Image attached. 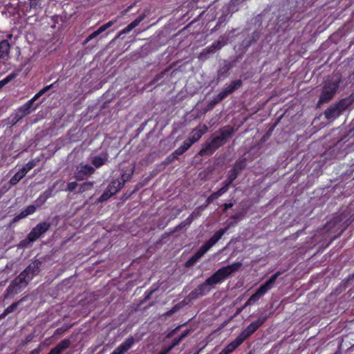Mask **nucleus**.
<instances>
[{
	"instance_id": "obj_19",
	"label": "nucleus",
	"mask_w": 354,
	"mask_h": 354,
	"mask_svg": "<svg viewBox=\"0 0 354 354\" xmlns=\"http://www.w3.org/2000/svg\"><path fill=\"white\" fill-rule=\"evenodd\" d=\"M10 47L8 40L3 39L0 41V59H7L9 57Z\"/></svg>"
},
{
	"instance_id": "obj_26",
	"label": "nucleus",
	"mask_w": 354,
	"mask_h": 354,
	"mask_svg": "<svg viewBox=\"0 0 354 354\" xmlns=\"http://www.w3.org/2000/svg\"><path fill=\"white\" fill-rule=\"evenodd\" d=\"M193 144L194 143L189 138H187L183 142V145L175 150V153L180 154V156L183 155L192 147Z\"/></svg>"
},
{
	"instance_id": "obj_17",
	"label": "nucleus",
	"mask_w": 354,
	"mask_h": 354,
	"mask_svg": "<svg viewBox=\"0 0 354 354\" xmlns=\"http://www.w3.org/2000/svg\"><path fill=\"white\" fill-rule=\"evenodd\" d=\"M148 11L145 10L143 13L140 15L135 20L131 21L127 27H125L124 29H122L120 32V35L127 34L130 31H131L133 28H135L136 26H138L140 22H142L145 17H147Z\"/></svg>"
},
{
	"instance_id": "obj_37",
	"label": "nucleus",
	"mask_w": 354,
	"mask_h": 354,
	"mask_svg": "<svg viewBox=\"0 0 354 354\" xmlns=\"http://www.w3.org/2000/svg\"><path fill=\"white\" fill-rule=\"evenodd\" d=\"M50 90V87L48 86H44L38 93H37L30 100L34 104V102L38 100L41 95Z\"/></svg>"
},
{
	"instance_id": "obj_5",
	"label": "nucleus",
	"mask_w": 354,
	"mask_h": 354,
	"mask_svg": "<svg viewBox=\"0 0 354 354\" xmlns=\"http://www.w3.org/2000/svg\"><path fill=\"white\" fill-rule=\"evenodd\" d=\"M281 271L276 272L272 274L268 280H267L263 284H262L256 292L252 294L248 301L245 303V306L252 305L255 302L258 301L259 299L263 297L267 292L273 288L274 284L276 282L277 279L282 274Z\"/></svg>"
},
{
	"instance_id": "obj_34",
	"label": "nucleus",
	"mask_w": 354,
	"mask_h": 354,
	"mask_svg": "<svg viewBox=\"0 0 354 354\" xmlns=\"http://www.w3.org/2000/svg\"><path fill=\"white\" fill-rule=\"evenodd\" d=\"M243 216L244 215H243V212L236 213V214L232 215L230 217V219H233L234 221L229 223L226 227L229 228L231 226L235 225L239 221L241 220L243 218Z\"/></svg>"
},
{
	"instance_id": "obj_60",
	"label": "nucleus",
	"mask_w": 354,
	"mask_h": 354,
	"mask_svg": "<svg viewBox=\"0 0 354 354\" xmlns=\"http://www.w3.org/2000/svg\"><path fill=\"white\" fill-rule=\"evenodd\" d=\"M133 6H129L126 8L124 11H122V15H126L127 12L130 11V10L132 8Z\"/></svg>"
},
{
	"instance_id": "obj_31",
	"label": "nucleus",
	"mask_w": 354,
	"mask_h": 354,
	"mask_svg": "<svg viewBox=\"0 0 354 354\" xmlns=\"http://www.w3.org/2000/svg\"><path fill=\"white\" fill-rule=\"evenodd\" d=\"M26 174L19 169L10 180V184L12 185H17Z\"/></svg>"
},
{
	"instance_id": "obj_58",
	"label": "nucleus",
	"mask_w": 354,
	"mask_h": 354,
	"mask_svg": "<svg viewBox=\"0 0 354 354\" xmlns=\"http://www.w3.org/2000/svg\"><path fill=\"white\" fill-rule=\"evenodd\" d=\"M28 238L26 239L22 240L19 243L20 247H25L28 243H29Z\"/></svg>"
},
{
	"instance_id": "obj_42",
	"label": "nucleus",
	"mask_w": 354,
	"mask_h": 354,
	"mask_svg": "<svg viewBox=\"0 0 354 354\" xmlns=\"http://www.w3.org/2000/svg\"><path fill=\"white\" fill-rule=\"evenodd\" d=\"M102 32V30L99 28L97 30L94 31L93 32H92L91 34H90L87 37V38L84 41V44H86L89 41H91V40L93 39L94 38L97 37Z\"/></svg>"
},
{
	"instance_id": "obj_36",
	"label": "nucleus",
	"mask_w": 354,
	"mask_h": 354,
	"mask_svg": "<svg viewBox=\"0 0 354 354\" xmlns=\"http://www.w3.org/2000/svg\"><path fill=\"white\" fill-rule=\"evenodd\" d=\"M17 74L15 73H11L8 76H6L4 79L0 80V86L3 88L12 80H14L17 77Z\"/></svg>"
},
{
	"instance_id": "obj_8",
	"label": "nucleus",
	"mask_w": 354,
	"mask_h": 354,
	"mask_svg": "<svg viewBox=\"0 0 354 354\" xmlns=\"http://www.w3.org/2000/svg\"><path fill=\"white\" fill-rule=\"evenodd\" d=\"M33 103L29 100L22 106H19L11 115L9 119L10 124L15 125L20 120L30 114L32 109Z\"/></svg>"
},
{
	"instance_id": "obj_50",
	"label": "nucleus",
	"mask_w": 354,
	"mask_h": 354,
	"mask_svg": "<svg viewBox=\"0 0 354 354\" xmlns=\"http://www.w3.org/2000/svg\"><path fill=\"white\" fill-rule=\"evenodd\" d=\"M48 199L46 198L43 194H41L38 198L36 200V203H37V206H39V205H41L43 204H44L46 203V201H47Z\"/></svg>"
},
{
	"instance_id": "obj_25",
	"label": "nucleus",
	"mask_w": 354,
	"mask_h": 354,
	"mask_svg": "<svg viewBox=\"0 0 354 354\" xmlns=\"http://www.w3.org/2000/svg\"><path fill=\"white\" fill-rule=\"evenodd\" d=\"M246 162H247V160L246 158H242V159H239L237 160L232 168L231 169L232 171H233L234 172H235L236 174H239V173L243 170L245 167H246Z\"/></svg>"
},
{
	"instance_id": "obj_59",
	"label": "nucleus",
	"mask_w": 354,
	"mask_h": 354,
	"mask_svg": "<svg viewBox=\"0 0 354 354\" xmlns=\"http://www.w3.org/2000/svg\"><path fill=\"white\" fill-rule=\"evenodd\" d=\"M179 328V326L174 328L173 330H171L169 334L167 335V337H171Z\"/></svg>"
},
{
	"instance_id": "obj_45",
	"label": "nucleus",
	"mask_w": 354,
	"mask_h": 354,
	"mask_svg": "<svg viewBox=\"0 0 354 354\" xmlns=\"http://www.w3.org/2000/svg\"><path fill=\"white\" fill-rule=\"evenodd\" d=\"M113 196L108 189H106L100 198V201L102 202L109 199L111 196Z\"/></svg>"
},
{
	"instance_id": "obj_30",
	"label": "nucleus",
	"mask_w": 354,
	"mask_h": 354,
	"mask_svg": "<svg viewBox=\"0 0 354 354\" xmlns=\"http://www.w3.org/2000/svg\"><path fill=\"white\" fill-rule=\"evenodd\" d=\"M225 97L220 92L216 96H215L211 101L207 104V110H212L217 104L224 100Z\"/></svg>"
},
{
	"instance_id": "obj_28",
	"label": "nucleus",
	"mask_w": 354,
	"mask_h": 354,
	"mask_svg": "<svg viewBox=\"0 0 354 354\" xmlns=\"http://www.w3.org/2000/svg\"><path fill=\"white\" fill-rule=\"evenodd\" d=\"M23 301V299H20L18 301H16V302H14L12 303L10 306H9L8 307H7L3 313H1L0 315V320L3 319V318H5L8 315H9L10 313L14 312L17 308L19 306V305L20 304V303Z\"/></svg>"
},
{
	"instance_id": "obj_38",
	"label": "nucleus",
	"mask_w": 354,
	"mask_h": 354,
	"mask_svg": "<svg viewBox=\"0 0 354 354\" xmlns=\"http://www.w3.org/2000/svg\"><path fill=\"white\" fill-rule=\"evenodd\" d=\"M93 182L87 181L80 185L79 192L80 193L84 192L87 190L91 189L93 187Z\"/></svg>"
},
{
	"instance_id": "obj_18",
	"label": "nucleus",
	"mask_w": 354,
	"mask_h": 354,
	"mask_svg": "<svg viewBox=\"0 0 354 354\" xmlns=\"http://www.w3.org/2000/svg\"><path fill=\"white\" fill-rule=\"evenodd\" d=\"M71 341L68 339L62 340L56 346L53 348L48 354H61L70 347Z\"/></svg>"
},
{
	"instance_id": "obj_48",
	"label": "nucleus",
	"mask_w": 354,
	"mask_h": 354,
	"mask_svg": "<svg viewBox=\"0 0 354 354\" xmlns=\"http://www.w3.org/2000/svg\"><path fill=\"white\" fill-rule=\"evenodd\" d=\"M182 340L183 339L180 337H175L172 340L171 345L169 346V348L171 350L173 348L178 345Z\"/></svg>"
},
{
	"instance_id": "obj_15",
	"label": "nucleus",
	"mask_w": 354,
	"mask_h": 354,
	"mask_svg": "<svg viewBox=\"0 0 354 354\" xmlns=\"http://www.w3.org/2000/svg\"><path fill=\"white\" fill-rule=\"evenodd\" d=\"M135 343V339L133 336L129 337L120 346H118L113 353L114 354H124L129 350Z\"/></svg>"
},
{
	"instance_id": "obj_62",
	"label": "nucleus",
	"mask_w": 354,
	"mask_h": 354,
	"mask_svg": "<svg viewBox=\"0 0 354 354\" xmlns=\"http://www.w3.org/2000/svg\"><path fill=\"white\" fill-rule=\"evenodd\" d=\"M246 307H247V306H245V304H244L241 308H239V309L237 310V311H236V315H239V313H241V311H242L244 308H245Z\"/></svg>"
},
{
	"instance_id": "obj_52",
	"label": "nucleus",
	"mask_w": 354,
	"mask_h": 354,
	"mask_svg": "<svg viewBox=\"0 0 354 354\" xmlns=\"http://www.w3.org/2000/svg\"><path fill=\"white\" fill-rule=\"evenodd\" d=\"M214 194L212 193L210 196H209L206 201H205V206H207L209 205L210 203H212L214 200H216V197L214 196Z\"/></svg>"
},
{
	"instance_id": "obj_14",
	"label": "nucleus",
	"mask_w": 354,
	"mask_h": 354,
	"mask_svg": "<svg viewBox=\"0 0 354 354\" xmlns=\"http://www.w3.org/2000/svg\"><path fill=\"white\" fill-rule=\"evenodd\" d=\"M242 85L243 82L241 80H233L230 84L226 85L223 90L221 91V93L224 96V97L226 98L229 95L239 89Z\"/></svg>"
},
{
	"instance_id": "obj_10",
	"label": "nucleus",
	"mask_w": 354,
	"mask_h": 354,
	"mask_svg": "<svg viewBox=\"0 0 354 354\" xmlns=\"http://www.w3.org/2000/svg\"><path fill=\"white\" fill-rule=\"evenodd\" d=\"M50 223L48 222H41L34 227L28 234V242H35L40 236L49 230Z\"/></svg>"
},
{
	"instance_id": "obj_22",
	"label": "nucleus",
	"mask_w": 354,
	"mask_h": 354,
	"mask_svg": "<svg viewBox=\"0 0 354 354\" xmlns=\"http://www.w3.org/2000/svg\"><path fill=\"white\" fill-rule=\"evenodd\" d=\"M243 342L244 341L238 335L234 341L228 344L223 349L227 352V354H230L241 345Z\"/></svg>"
},
{
	"instance_id": "obj_1",
	"label": "nucleus",
	"mask_w": 354,
	"mask_h": 354,
	"mask_svg": "<svg viewBox=\"0 0 354 354\" xmlns=\"http://www.w3.org/2000/svg\"><path fill=\"white\" fill-rule=\"evenodd\" d=\"M242 266L241 262H235L230 265L223 266L218 269L212 275L208 277L204 283L198 285L189 294L192 300L206 295L210 291V286L222 283Z\"/></svg>"
},
{
	"instance_id": "obj_7",
	"label": "nucleus",
	"mask_w": 354,
	"mask_h": 354,
	"mask_svg": "<svg viewBox=\"0 0 354 354\" xmlns=\"http://www.w3.org/2000/svg\"><path fill=\"white\" fill-rule=\"evenodd\" d=\"M225 142L222 140L220 136L214 137L209 142H206L202 149L198 151V155L201 156H211L218 148L222 147Z\"/></svg>"
},
{
	"instance_id": "obj_3",
	"label": "nucleus",
	"mask_w": 354,
	"mask_h": 354,
	"mask_svg": "<svg viewBox=\"0 0 354 354\" xmlns=\"http://www.w3.org/2000/svg\"><path fill=\"white\" fill-rule=\"evenodd\" d=\"M228 227H224L216 231L213 236L206 241L186 262L185 267L194 266L221 237L227 232Z\"/></svg>"
},
{
	"instance_id": "obj_32",
	"label": "nucleus",
	"mask_w": 354,
	"mask_h": 354,
	"mask_svg": "<svg viewBox=\"0 0 354 354\" xmlns=\"http://www.w3.org/2000/svg\"><path fill=\"white\" fill-rule=\"evenodd\" d=\"M158 287L153 285L149 289L147 290L144 293V298L141 301L140 304H144L148 300H149L152 296V295L158 290Z\"/></svg>"
},
{
	"instance_id": "obj_54",
	"label": "nucleus",
	"mask_w": 354,
	"mask_h": 354,
	"mask_svg": "<svg viewBox=\"0 0 354 354\" xmlns=\"http://www.w3.org/2000/svg\"><path fill=\"white\" fill-rule=\"evenodd\" d=\"M234 204L232 203H225L222 205L223 207V212H225L227 209L232 208Z\"/></svg>"
},
{
	"instance_id": "obj_20",
	"label": "nucleus",
	"mask_w": 354,
	"mask_h": 354,
	"mask_svg": "<svg viewBox=\"0 0 354 354\" xmlns=\"http://www.w3.org/2000/svg\"><path fill=\"white\" fill-rule=\"evenodd\" d=\"M220 136L226 142L234 135L235 129L231 125H227L219 129Z\"/></svg>"
},
{
	"instance_id": "obj_12",
	"label": "nucleus",
	"mask_w": 354,
	"mask_h": 354,
	"mask_svg": "<svg viewBox=\"0 0 354 354\" xmlns=\"http://www.w3.org/2000/svg\"><path fill=\"white\" fill-rule=\"evenodd\" d=\"M95 169L89 165H81L74 174V177L77 181H82L95 173Z\"/></svg>"
},
{
	"instance_id": "obj_43",
	"label": "nucleus",
	"mask_w": 354,
	"mask_h": 354,
	"mask_svg": "<svg viewBox=\"0 0 354 354\" xmlns=\"http://www.w3.org/2000/svg\"><path fill=\"white\" fill-rule=\"evenodd\" d=\"M227 190H228L227 188L223 186L216 192H213V194H214V196L216 197V199H218L220 196H221L223 194H225Z\"/></svg>"
},
{
	"instance_id": "obj_40",
	"label": "nucleus",
	"mask_w": 354,
	"mask_h": 354,
	"mask_svg": "<svg viewBox=\"0 0 354 354\" xmlns=\"http://www.w3.org/2000/svg\"><path fill=\"white\" fill-rule=\"evenodd\" d=\"M58 184V181H57L53 186L48 187L46 191H44L41 194H43V196L48 199L50 197L52 196L53 195V192L56 187V185Z\"/></svg>"
},
{
	"instance_id": "obj_33",
	"label": "nucleus",
	"mask_w": 354,
	"mask_h": 354,
	"mask_svg": "<svg viewBox=\"0 0 354 354\" xmlns=\"http://www.w3.org/2000/svg\"><path fill=\"white\" fill-rule=\"evenodd\" d=\"M39 161V159H33L30 160L25 166L21 169L26 174L30 170L36 166L37 162Z\"/></svg>"
},
{
	"instance_id": "obj_2",
	"label": "nucleus",
	"mask_w": 354,
	"mask_h": 354,
	"mask_svg": "<svg viewBox=\"0 0 354 354\" xmlns=\"http://www.w3.org/2000/svg\"><path fill=\"white\" fill-rule=\"evenodd\" d=\"M341 82L340 77H328L323 82L319 97L317 104V107L332 100L339 89Z\"/></svg>"
},
{
	"instance_id": "obj_39",
	"label": "nucleus",
	"mask_w": 354,
	"mask_h": 354,
	"mask_svg": "<svg viewBox=\"0 0 354 354\" xmlns=\"http://www.w3.org/2000/svg\"><path fill=\"white\" fill-rule=\"evenodd\" d=\"M182 306H182L181 303H178L177 304L174 305L171 309H170L169 310L167 311L164 314V315L166 316V317H170L173 314H174L176 312H178L182 308Z\"/></svg>"
},
{
	"instance_id": "obj_53",
	"label": "nucleus",
	"mask_w": 354,
	"mask_h": 354,
	"mask_svg": "<svg viewBox=\"0 0 354 354\" xmlns=\"http://www.w3.org/2000/svg\"><path fill=\"white\" fill-rule=\"evenodd\" d=\"M165 71H163V72H161V73L157 74L156 75V77H154V79L152 80L151 83L155 84L156 82H158L161 78H162L165 75Z\"/></svg>"
},
{
	"instance_id": "obj_35",
	"label": "nucleus",
	"mask_w": 354,
	"mask_h": 354,
	"mask_svg": "<svg viewBox=\"0 0 354 354\" xmlns=\"http://www.w3.org/2000/svg\"><path fill=\"white\" fill-rule=\"evenodd\" d=\"M221 42L220 41L213 43L212 45L204 48L205 53L207 54L214 52L216 49H220L221 48Z\"/></svg>"
},
{
	"instance_id": "obj_55",
	"label": "nucleus",
	"mask_w": 354,
	"mask_h": 354,
	"mask_svg": "<svg viewBox=\"0 0 354 354\" xmlns=\"http://www.w3.org/2000/svg\"><path fill=\"white\" fill-rule=\"evenodd\" d=\"M208 54L205 53V50L203 49L199 54L198 58L200 59H206L208 57Z\"/></svg>"
},
{
	"instance_id": "obj_56",
	"label": "nucleus",
	"mask_w": 354,
	"mask_h": 354,
	"mask_svg": "<svg viewBox=\"0 0 354 354\" xmlns=\"http://www.w3.org/2000/svg\"><path fill=\"white\" fill-rule=\"evenodd\" d=\"M191 222V221L188 223V224ZM187 225V223L185 221L182 222L178 225L176 227V231L181 230L183 227H185Z\"/></svg>"
},
{
	"instance_id": "obj_51",
	"label": "nucleus",
	"mask_w": 354,
	"mask_h": 354,
	"mask_svg": "<svg viewBox=\"0 0 354 354\" xmlns=\"http://www.w3.org/2000/svg\"><path fill=\"white\" fill-rule=\"evenodd\" d=\"M31 8H37L41 6V0H28Z\"/></svg>"
},
{
	"instance_id": "obj_6",
	"label": "nucleus",
	"mask_w": 354,
	"mask_h": 354,
	"mask_svg": "<svg viewBox=\"0 0 354 354\" xmlns=\"http://www.w3.org/2000/svg\"><path fill=\"white\" fill-rule=\"evenodd\" d=\"M30 281H27L26 276L21 272L9 284L5 291V297H9L19 293L22 288H25Z\"/></svg>"
},
{
	"instance_id": "obj_63",
	"label": "nucleus",
	"mask_w": 354,
	"mask_h": 354,
	"mask_svg": "<svg viewBox=\"0 0 354 354\" xmlns=\"http://www.w3.org/2000/svg\"><path fill=\"white\" fill-rule=\"evenodd\" d=\"M57 82H58V80L55 81L53 84H51L50 85H47V86L50 87V89H51V88H54L55 86V85L57 84Z\"/></svg>"
},
{
	"instance_id": "obj_13",
	"label": "nucleus",
	"mask_w": 354,
	"mask_h": 354,
	"mask_svg": "<svg viewBox=\"0 0 354 354\" xmlns=\"http://www.w3.org/2000/svg\"><path fill=\"white\" fill-rule=\"evenodd\" d=\"M207 131V126L205 124H201L192 130L190 133L191 137L189 138L195 143L198 142Z\"/></svg>"
},
{
	"instance_id": "obj_57",
	"label": "nucleus",
	"mask_w": 354,
	"mask_h": 354,
	"mask_svg": "<svg viewBox=\"0 0 354 354\" xmlns=\"http://www.w3.org/2000/svg\"><path fill=\"white\" fill-rule=\"evenodd\" d=\"M190 333L189 330H185L179 337L183 339L185 337H186Z\"/></svg>"
},
{
	"instance_id": "obj_4",
	"label": "nucleus",
	"mask_w": 354,
	"mask_h": 354,
	"mask_svg": "<svg viewBox=\"0 0 354 354\" xmlns=\"http://www.w3.org/2000/svg\"><path fill=\"white\" fill-rule=\"evenodd\" d=\"M353 103L351 97L343 98L329 106L324 112L328 120H335L339 117Z\"/></svg>"
},
{
	"instance_id": "obj_23",
	"label": "nucleus",
	"mask_w": 354,
	"mask_h": 354,
	"mask_svg": "<svg viewBox=\"0 0 354 354\" xmlns=\"http://www.w3.org/2000/svg\"><path fill=\"white\" fill-rule=\"evenodd\" d=\"M122 183H120L119 179L112 180L108 185L106 189L109 190L113 195L118 193L122 187Z\"/></svg>"
},
{
	"instance_id": "obj_29",
	"label": "nucleus",
	"mask_w": 354,
	"mask_h": 354,
	"mask_svg": "<svg viewBox=\"0 0 354 354\" xmlns=\"http://www.w3.org/2000/svg\"><path fill=\"white\" fill-rule=\"evenodd\" d=\"M238 174L232 171L231 169L228 171L227 175V178L224 180L223 186L226 188L229 189L230 185L234 182V180L238 177Z\"/></svg>"
},
{
	"instance_id": "obj_61",
	"label": "nucleus",
	"mask_w": 354,
	"mask_h": 354,
	"mask_svg": "<svg viewBox=\"0 0 354 354\" xmlns=\"http://www.w3.org/2000/svg\"><path fill=\"white\" fill-rule=\"evenodd\" d=\"M170 351H171V349L168 347L167 348H165V350L161 351L159 354H167Z\"/></svg>"
},
{
	"instance_id": "obj_24",
	"label": "nucleus",
	"mask_w": 354,
	"mask_h": 354,
	"mask_svg": "<svg viewBox=\"0 0 354 354\" xmlns=\"http://www.w3.org/2000/svg\"><path fill=\"white\" fill-rule=\"evenodd\" d=\"M108 161V153H105L103 156H95L91 160V163L96 167L99 168L103 166Z\"/></svg>"
},
{
	"instance_id": "obj_44",
	"label": "nucleus",
	"mask_w": 354,
	"mask_h": 354,
	"mask_svg": "<svg viewBox=\"0 0 354 354\" xmlns=\"http://www.w3.org/2000/svg\"><path fill=\"white\" fill-rule=\"evenodd\" d=\"M37 206L34 205H28L25 209H24L27 216L31 215L36 212Z\"/></svg>"
},
{
	"instance_id": "obj_9",
	"label": "nucleus",
	"mask_w": 354,
	"mask_h": 354,
	"mask_svg": "<svg viewBox=\"0 0 354 354\" xmlns=\"http://www.w3.org/2000/svg\"><path fill=\"white\" fill-rule=\"evenodd\" d=\"M268 319V316L259 317L256 321L248 325L239 336L243 340H246L254 334Z\"/></svg>"
},
{
	"instance_id": "obj_64",
	"label": "nucleus",
	"mask_w": 354,
	"mask_h": 354,
	"mask_svg": "<svg viewBox=\"0 0 354 354\" xmlns=\"http://www.w3.org/2000/svg\"><path fill=\"white\" fill-rule=\"evenodd\" d=\"M218 354H227V352H226L224 349H223L220 353Z\"/></svg>"
},
{
	"instance_id": "obj_49",
	"label": "nucleus",
	"mask_w": 354,
	"mask_h": 354,
	"mask_svg": "<svg viewBox=\"0 0 354 354\" xmlns=\"http://www.w3.org/2000/svg\"><path fill=\"white\" fill-rule=\"evenodd\" d=\"M28 216L24 210L21 211L19 214L15 216L13 218V222H17L24 218Z\"/></svg>"
},
{
	"instance_id": "obj_47",
	"label": "nucleus",
	"mask_w": 354,
	"mask_h": 354,
	"mask_svg": "<svg viewBox=\"0 0 354 354\" xmlns=\"http://www.w3.org/2000/svg\"><path fill=\"white\" fill-rule=\"evenodd\" d=\"M115 22V21H110L104 24H103L102 26H101L100 27V29L102 30V32H103L104 31H105L106 29H108L109 28L111 27L114 23Z\"/></svg>"
},
{
	"instance_id": "obj_46",
	"label": "nucleus",
	"mask_w": 354,
	"mask_h": 354,
	"mask_svg": "<svg viewBox=\"0 0 354 354\" xmlns=\"http://www.w3.org/2000/svg\"><path fill=\"white\" fill-rule=\"evenodd\" d=\"M77 187V183L76 182H70L68 185H67V187L66 189H65V191H67V192H73L76 187Z\"/></svg>"
},
{
	"instance_id": "obj_16",
	"label": "nucleus",
	"mask_w": 354,
	"mask_h": 354,
	"mask_svg": "<svg viewBox=\"0 0 354 354\" xmlns=\"http://www.w3.org/2000/svg\"><path fill=\"white\" fill-rule=\"evenodd\" d=\"M135 343V339L133 336L129 337L120 346H118L113 353L114 354H124L129 350Z\"/></svg>"
},
{
	"instance_id": "obj_27",
	"label": "nucleus",
	"mask_w": 354,
	"mask_h": 354,
	"mask_svg": "<svg viewBox=\"0 0 354 354\" xmlns=\"http://www.w3.org/2000/svg\"><path fill=\"white\" fill-rule=\"evenodd\" d=\"M134 171V167H130L127 169H122L121 173V178H118L120 183L124 185L125 183L130 180Z\"/></svg>"
},
{
	"instance_id": "obj_11",
	"label": "nucleus",
	"mask_w": 354,
	"mask_h": 354,
	"mask_svg": "<svg viewBox=\"0 0 354 354\" xmlns=\"http://www.w3.org/2000/svg\"><path fill=\"white\" fill-rule=\"evenodd\" d=\"M42 266V261L39 259L32 261L21 272L26 276L27 281H31L37 276Z\"/></svg>"
},
{
	"instance_id": "obj_41",
	"label": "nucleus",
	"mask_w": 354,
	"mask_h": 354,
	"mask_svg": "<svg viewBox=\"0 0 354 354\" xmlns=\"http://www.w3.org/2000/svg\"><path fill=\"white\" fill-rule=\"evenodd\" d=\"M180 156V154H176L175 153V151L171 153L170 155H169L165 160L164 161V164L165 165H169L170 163H171L172 162H174V160H177L178 156Z\"/></svg>"
},
{
	"instance_id": "obj_21",
	"label": "nucleus",
	"mask_w": 354,
	"mask_h": 354,
	"mask_svg": "<svg viewBox=\"0 0 354 354\" xmlns=\"http://www.w3.org/2000/svg\"><path fill=\"white\" fill-rule=\"evenodd\" d=\"M232 64L230 62L224 61L223 64L219 67L217 76L218 79H224L227 77L229 71L232 68Z\"/></svg>"
}]
</instances>
